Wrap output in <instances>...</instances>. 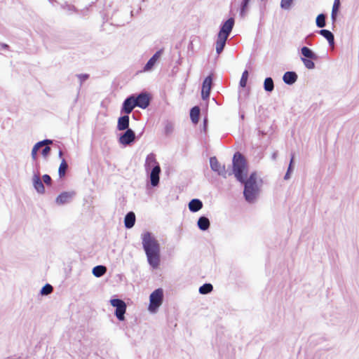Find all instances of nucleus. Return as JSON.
I'll return each instance as SVG.
<instances>
[{"instance_id": "nucleus-39", "label": "nucleus", "mask_w": 359, "mask_h": 359, "mask_svg": "<svg viewBox=\"0 0 359 359\" xmlns=\"http://www.w3.org/2000/svg\"><path fill=\"white\" fill-rule=\"evenodd\" d=\"M76 76L78 77V79L79 80L80 86H81L83 83L85 82L86 80H88L90 76L88 74H77Z\"/></svg>"}, {"instance_id": "nucleus-12", "label": "nucleus", "mask_w": 359, "mask_h": 359, "mask_svg": "<svg viewBox=\"0 0 359 359\" xmlns=\"http://www.w3.org/2000/svg\"><path fill=\"white\" fill-rule=\"evenodd\" d=\"M76 196L74 191H62L55 198V203L58 205H63L71 203Z\"/></svg>"}, {"instance_id": "nucleus-53", "label": "nucleus", "mask_w": 359, "mask_h": 359, "mask_svg": "<svg viewBox=\"0 0 359 359\" xmlns=\"http://www.w3.org/2000/svg\"><path fill=\"white\" fill-rule=\"evenodd\" d=\"M143 1H144V0H142Z\"/></svg>"}, {"instance_id": "nucleus-17", "label": "nucleus", "mask_w": 359, "mask_h": 359, "mask_svg": "<svg viewBox=\"0 0 359 359\" xmlns=\"http://www.w3.org/2000/svg\"><path fill=\"white\" fill-rule=\"evenodd\" d=\"M298 79L297 74L293 71H287L283 76V82L289 86L294 84Z\"/></svg>"}, {"instance_id": "nucleus-22", "label": "nucleus", "mask_w": 359, "mask_h": 359, "mask_svg": "<svg viewBox=\"0 0 359 359\" xmlns=\"http://www.w3.org/2000/svg\"><path fill=\"white\" fill-rule=\"evenodd\" d=\"M318 33L323 36L328 42L330 46L334 44V36L332 32L328 29H321L318 31Z\"/></svg>"}, {"instance_id": "nucleus-6", "label": "nucleus", "mask_w": 359, "mask_h": 359, "mask_svg": "<svg viewBox=\"0 0 359 359\" xmlns=\"http://www.w3.org/2000/svg\"><path fill=\"white\" fill-rule=\"evenodd\" d=\"M163 300V290L162 288L155 290L149 296V305L148 307L151 313H156Z\"/></svg>"}, {"instance_id": "nucleus-1", "label": "nucleus", "mask_w": 359, "mask_h": 359, "mask_svg": "<svg viewBox=\"0 0 359 359\" xmlns=\"http://www.w3.org/2000/svg\"><path fill=\"white\" fill-rule=\"evenodd\" d=\"M141 238L148 264L154 269L158 268L161 263L160 244L149 231L143 233Z\"/></svg>"}, {"instance_id": "nucleus-29", "label": "nucleus", "mask_w": 359, "mask_h": 359, "mask_svg": "<svg viewBox=\"0 0 359 359\" xmlns=\"http://www.w3.org/2000/svg\"><path fill=\"white\" fill-rule=\"evenodd\" d=\"M257 175L256 172H252L249 177H248V173L245 174V178L243 182H240L241 183H248V184H257Z\"/></svg>"}, {"instance_id": "nucleus-31", "label": "nucleus", "mask_w": 359, "mask_h": 359, "mask_svg": "<svg viewBox=\"0 0 359 359\" xmlns=\"http://www.w3.org/2000/svg\"><path fill=\"white\" fill-rule=\"evenodd\" d=\"M68 170V164L66 162L65 159L62 158L61 163L58 168V175L60 178H62L65 176L66 172Z\"/></svg>"}, {"instance_id": "nucleus-34", "label": "nucleus", "mask_w": 359, "mask_h": 359, "mask_svg": "<svg viewBox=\"0 0 359 359\" xmlns=\"http://www.w3.org/2000/svg\"><path fill=\"white\" fill-rule=\"evenodd\" d=\"M52 142H53V140H49V139H45V140H41V141H39V142H36V143L34 145V147H33L32 149H33V150H35V151H36L38 152V151H39V148H40V147H43V146L46 145V144H50V143H52Z\"/></svg>"}, {"instance_id": "nucleus-16", "label": "nucleus", "mask_w": 359, "mask_h": 359, "mask_svg": "<svg viewBox=\"0 0 359 359\" xmlns=\"http://www.w3.org/2000/svg\"><path fill=\"white\" fill-rule=\"evenodd\" d=\"M32 183L34 188L38 194H43L45 193V187L39 173L34 175Z\"/></svg>"}, {"instance_id": "nucleus-51", "label": "nucleus", "mask_w": 359, "mask_h": 359, "mask_svg": "<svg viewBox=\"0 0 359 359\" xmlns=\"http://www.w3.org/2000/svg\"><path fill=\"white\" fill-rule=\"evenodd\" d=\"M276 153H274V154H273V159H275V158H276Z\"/></svg>"}, {"instance_id": "nucleus-37", "label": "nucleus", "mask_w": 359, "mask_h": 359, "mask_svg": "<svg viewBox=\"0 0 359 359\" xmlns=\"http://www.w3.org/2000/svg\"><path fill=\"white\" fill-rule=\"evenodd\" d=\"M294 0H281L280 1V7L284 10H289L291 8V6L293 3Z\"/></svg>"}, {"instance_id": "nucleus-14", "label": "nucleus", "mask_w": 359, "mask_h": 359, "mask_svg": "<svg viewBox=\"0 0 359 359\" xmlns=\"http://www.w3.org/2000/svg\"><path fill=\"white\" fill-rule=\"evenodd\" d=\"M135 100L133 99V97L131 95L128 96L124 100V101L122 104L121 109V114H125L127 115L130 114L133 111V110L135 107H137L135 105Z\"/></svg>"}, {"instance_id": "nucleus-52", "label": "nucleus", "mask_w": 359, "mask_h": 359, "mask_svg": "<svg viewBox=\"0 0 359 359\" xmlns=\"http://www.w3.org/2000/svg\"><path fill=\"white\" fill-rule=\"evenodd\" d=\"M141 11V8H139V9L137 11V13H139Z\"/></svg>"}, {"instance_id": "nucleus-25", "label": "nucleus", "mask_w": 359, "mask_h": 359, "mask_svg": "<svg viewBox=\"0 0 359 359\" xmlns=\"http://www.w3.org/2000/svg\"><path fill=\"white\" fill-rule=\"evenodd\" d=\"M107 272V267L103 265H97L93 267L92 273L97 278L102 277Z\"/></svg>"}, {"instance_id": "nucleus-41", "label": "nucleus", "mask_w": 359, "mask_h": 359, "mask_svg": "<svg viewBox=\"0 0 359 359\" xmlns=\"http://www.w3.org/2000/svg\"><path fill=\"white\" fill-rule=\"evenodd\" d=\"M340 6H341L340 0H334L333 6H332V12L338 13Z\"/></svg>"}, {"instance_id": "nucleus-36", "label": "nucleus", "mask_w": 359, "mask_h": 359, "mask_svg": "<svg viewBox=\"0 0 359 359\" xmlns=\"http://www.w3.org/2000/svg\"><path fill=\"white\" fill-rule=\"evenodd\" d=\"M302 62L308 69H313L316 67L314 60L307 58H301Z\"/></svg>"}, {"instance_id": "nucleus-38", "label": "nucleus", "mask_w": 359, "mask_h": 359, "mask_svg": "<svg viewBox=\"0 0 359 359\" xmlns=\"http://www.w3.org/2000/svg\"><path fill=\"white\" fill-rule=\"evenodd\" d=\"M173 131V125L170 122H167L164 127V133L166 135H170Z\"/></svg>"}, {"instance_id": "nucleus-3", "label": "nucleus", "mask_w": 359, "mask_h": 359, "mask_svg": "<svg viewBox=\"0 0 359 359\" xmlns=\"http://www.w3.org/2000/svg\"><path fill=\"white\" fill-rule=\"evenodd\" d=\"M234 23V18H229L221 25L217 34V39L215 43V48L217 54H220L223 51L226 40L233 28Z\"/></svg>"}, {"instance_id": "nucleus-24", "label": "nucleus", "mask_w": 359, "mask_h": 359, "mask_svg": "<svg viewBox=\"0 0 359 359\" xmlns=\"http://www.w3.org/2000/svg\"><path fill=\"white\" fill-rule=\"evenodd\" d=\"M201 109L199 107L195 106L190 110V118L194 123H197L199 121Z\"/></svg>"}, {"instance_id": "nucleus-48", "label": "nucleus", "mask_w": 359, "mask_h": 359, "mask_svg": "<svg viewBox=\"0 0 359 359\" xmlns=\"http://www.w3.org/2000/svg\"><path fill=\"white\" fill-rule=\"evenodd\" d=\"M58 156H59V157H60V158H62V159L63 152H62V150H60V151H59Z\"/></svg>"}, {"instance_id": "nucleus-20", "label": "nucleus", "mask_w": 359, "mask_h": 359, "mask_svg": "<svg viewBox=\"0 0 359 359\" xmlns=\"http://www.w3.org/2000/svg\"><path fill=\"white\" fill-rule=\"evenodd\" d=\"M301 54L302 55L301 58H307L315 60H318L319 58L318 55L307 46H303L301 48Z\"/></svg>"}, {"instance_id": "nucleus-30", "label": "nucleus", "mask_w": 359, "mask_h": 359, "mask_svg": "<svg viewBox=\"0 0 359 359\" xmlns=\"http://www.w3.org/2000/svg\"><path fill=\"white\" fill-rule=\"evenodd\" d=\"M327 15L324 13L319 14L316 19V24L318 28H323L326 25Z\"/></svg>"}, {"instance_id": "nucleus-44", "label": "nucleus", "mask_w": 359, "mask_h": 359, "mask_svg": "<svg viewBox=\"0 0 359 359\" xmlns=\"http://www.w3.org/2000/svg\"><path fill=\"white\" fill-rule=\"evenodd\" d=\"M337 13H334V12H332L331 13V19H332V23L334 24L336 20H337Z\"/></svg>"}, {"instance_id": "nucleus-42", "label": "nucleus", "mask_w": 359, "mask_h": 359, "mask_svg": "<svg viewBox=\"0 0 359 359\" xmlns=\"http://www.w3.org/2000/svg\"><path fill=\"white\" fill-rule=\"evenodd\" d=\"M50 147L48 145L45 146L41 150V154L44 158H46L50 152Z\"/></svg>"}, {"instance_id": "nucleus-13", "label": "nucleus", "mask_w": 359, "mask_h": 359, "mask_svg": "<svg viewBox=\"0 0 359 359\" xmlns=\"http://www.w3.org/2000/svg\"><path fill=\"white\" fill-rule=\"evenodd\" d=\"M212 85V75L208 76L203 81L201 88V97L203 100H208L210 95Z\"/></svg>"}, {"instance_id": "nucleus-10", "label": "nucleus", "mask_w": 359, "mask_h": 359, "mask_svg": "<svg viewBox=\"0 0 359 359\" xmlns=\"http://www.w3.org/2000/svg\"><path fill=\"white\" fill-rule=\"evenodd\" d=\"M210 165L211 170L217 172L218 175L224 178L227 177L229 172L226 170L225 165H222L215 156L210 158Z\"/></svg>"}, {"instance_id": "nucleus-8", "label": "nucleus", "mask_w": 359, "mask_h": 359, "mask_svg": "<svg viewBox=\"0 0 359 359\" xmlns=\"http://www.w3.org/2000/svg\"><path fill=\"white\" fill-rule=\"evenodd\" d=\"M111 305L115 308L114 315L120 321L125 320V313L126 311V304L121 299L114 298L110 299Z\"/></svg>"}, {"instance_id": "nucleus-26", "label": "nucleus", "mask_w": 359, "mask_h": 359, "mask_svg": "<svg viewBox=\"0 0 359 359\" xmlns=\"http://www.w3.org/2000/svg\"><path fill=\"white\" fill-rule=\"evenodd\" d=\"M251 0H242L239 8V15L243 18L248 11L249 4Z\"/></svg>"}, {"instance_id": "nucleus-19", "label": "nucleus", "mask_w": 359, "mask_h": 359, "mask_svg": "<svg viewBox=\"0 0 359 359\" xmlns=\"http://www.w3.org/2000/svg\"><path fill=\"white\" fill-rule=\"evenodd\" d=\"M136 217L133 211L128 212L124 217V225L128 229L133 228L135 224Z\"/></svg>"}, {"instance_id": "nucleus-46", "label": "nucleus", "mask_w": 359, "mask_h": 359, "mask_svg": "<svg viewBox=\"0 0 359 359\" xmlns=\"http://www.w3.org/2000/svg\"><path fill=\"white\" fill-rule=\"evenodd\" d=\"M67 7L69 11H76V8L74 6L67 5Z\"/></svg>"}, {"instance_id": "nucleus-21", "label": "nucleus", "mask_w": 359, "mask_h": 359, "mask_svg": "<svg viewBox=\"0 0 359 359\" xmlns=\"http://www.w3.org/2000/svg\"><path fill=\"white\" fill-rule=\"evenodd\" d=\"M189 209L191 212H196L202 209L203 202L198 198H193L189 203Z\"/></svg>"}, {"instance_id": "nucleus-45", "label": "nucleus", "mask_w": 359, "mask_h": 359, "mask_svg": "<svg viewBox=\"0 0 359 359\" xmlns=\"http://www.w3.org/2000/svg\"><path fill=\"white\" fill-rule=\"evenodd\" d=\"M32 158L33 160H36L37 158V151L35 150L32 149Z\"/></svg>"}, {"instance_id": "nucleus-47", "label": "nucleus", "mask_w": 359, "mask_h": 359, "mask_svg": "<svg viewBox=\"0 0 359 359\" xmlns=\"http://www.w3.org/2000/svg\"><path fill=\"white\" fill-rule=\"evenodd\" d=\"M1 47L4 50H8L9 48V46L6 43H1Z\"/></svg>"}, {"instance_id": "nucleus-43", "label": "nucleus", "mask_w": 359, "mask_h": 359, "mask_svg": "<svg viewBox=\"0 0 359 359\" xmlns=\"http://www.w3.org/2000/svg\"><path fill=\"white\" fill-rule=\"evenodd\" d=\"M313 36V34L308 35L305 38V43L309 46H312V41L311 40V38Z\"/></svg>"}, {"instance_id": "nucleus-18", "label": "nucleus", "mask_w": 359, "mask_h": 359, "mask_svg": "<svg viewBox=\"0 0 359 359\" xmlns=\"http://www.w3.org/2000/svg\"><path fill=\"white\" fill-rule=\"evenodd\" d=\"M130 118L127 114L123 115L118 118L117 130H126L129 128Z\"/></svg>"}, {"instance_id": "nucleus-2", "label": "nucleus", "mask_w": 359, "mask_h": 359, "mask_svg": "<svg viewBox=\"0 0 359 359\" xmlns=\"http://www.w3.org/2000/svg\"><path fill=\"white\" fill-rule=\"evenodd\" d=\"M146 172L149 176L151 185L156 187L159 184L161 169L156 159V155L150 153L147 155L144 164Z\"/></svg>"}, {"instance_id": "nucleus-32", "label": "nucleus", "mask_w": 359, "mask_h": 359, "mask_svg": "<svg viewBox=\"0 0 359 359\" xmlns=\"http://www.w3.org/2000/svg\"><path fill=\"white\" fill-rule=\"evenodd\" d=\"M213 290V286L210 283H204L199 287V293L201 294H207L210 293Z\"/></svg>"}, {"instance_id": "nucleus-50", "label": "nucleus", "mask_w": 359, "mask_h": 359, "mask_svg": "<svg viewBox=\"0 0 359 359\" xmlns=\"http://www.w3.org/2000/svg\"><path fill=\"white\" fill-rule=\"evenodd\" d=\"M50 1V3L51 4H53L54 1H55V0H48Z\"/></svg>"}, {"instance_id": "nucleus-27", "label": "nucleus", "mask_w": 359, "mask_h": 359, "mask_svg": "<svg viewBox=\"0 0 359 359\" xmlns=\"http://www.w3.org/2000/svg\"><path fill=\"white\" fill-rule=\"evenodd\" d=\"M263 88L267 93H271L274 90V83L271 77H266L264 79Z\"/></svg>"}, {"instance_id": "nucleus-11", "label": "nucleus", "mask_w": 359, "mask_h": 359, "mask_svg": "<svg viewBox=\"0 0 359 359\" xmlns=\"http://www.w3.org/2000/svg\"><path fill=\"white\" fill-rule=\"evenodd\" d=\"M136 140L135 133L131 128H128L124 133H121L118 138V142L123 146H128L135 142Z\"/></svg>"}, {"instance_id": "nucleus-35", "label": "nucleus", "mask_w": 359, "mask_h": 359, "mask_svg": "<svg viewBox=\"0 0 359 359\" xmlns=\"http://www.w3.org/2000/svg\"><path fill=\"white\" fill-rule=\"evenodd\" d=\"M249 77V72L248 70H245L241 76L239 85L242 88H245L247 85L248 79Z\"/></svg>"}, {"instance_id": "nucleus-9", "label": "nucleus", "mask_w": 359, "mask_h": 359, "mask_svg": "<svg viewBox=\"0 0 359 359\" xmlns=\"http://www.w3.org/2000/svg\"><path fill=\"white\" fill-rule=\"evenodd\" d=\"M131 95L133 97V99L135 100V102L136 107L143 109L147 108L151 101V95L146 91H142L140 93H133L131 94Z\"/></svg>"}, {"instance_id": "nucleus-15", "label": "nucleus", "mask_w": 359, "mask_h": 359, "mask_svg": "<svg viewBox=\"0 0 359 359\" xmlns=\"http://www.w3.org/2000/svg\"><path fill=\"white\" fill-rule=\"evenodd\" d=\"M163 53V49H160L158 51H156L151 57L147 61V62L145 64L144 67V72H149L151 71L154 67L155 66L157 61L161 57V55Z\"/></svg>"}, {"instance_id": "nucleus-5", "label": "nucleus", "mask_w": 359, "mask_h": 359, "mask_svg": "<svg viewBox=\"0 0 359 359\" xmlns=\"http://www.w3.org/2000/svg\"><path fill=\"white\" fill-rule=\"evenodd\" d=\"M104 15L107 18H110L112 20V24H116L118 26L124 25L125 23H128L133 16V11H130L128 14V11L123 10H111V6H109L104 9Z\"/></svg>"}, {"instance_id": "nucleus-4", "label": "nucleus", "mask_w": 359, "mask_h": 359, "mask_svg": "<svg viewBox=\"0 0 359 359\" xmlns=\"http://www.w3.org/2000/svg\"><path fill=\"white\" fill-rule=\"evenodd\" d=\"M248 173V164L244 156L240 152H236L232 159V171L228 175H234L238 182H243L245 174Z\"/></svg>"}, {"instance_id": "nucleus-49", "label": "nucleus", "mask_w": 359, "mask_h": 359, "mask_svg": "<svg viewBox=\"0 0 359 359\" xmlns=\"http://www.w3.org/2000/svg\"><path fill=\"white\" fill-rule=\"evenodd\" d=\"M4 359H21L20 357H18V358H15V357H8L6 358H4Z\"/></svg>"}, {"instance_id": "nucleus-40", "label": "nucleus", "mask_w": 359, "mask_h": 359, "mask_svg": "<svg viewBox=\"0 0 359 359\" xmlns=\"http://www.w3.org/2000/svg\"><path fill=\"white\" fill-rule=\"evenodd\" d=\"M42 182L43 184H46L47 186H50L52 184V179L50 176L48 174H45L42 176Z\"/></svg>"}, {"instance_id": "nucleus-28", "label": "nucleus", "mask_w": 359, "mask_h": 359, "mask_svg": "<svg viewBox=\"0 0 359 359\" xmlns=\"http://www.w3.org/2000/svg\"><path fill=\"white\" fill-rule=\"evenodd\" d=\"M294 154H292L287 172L284 176L285 180H288L290 178L291 174L292 173V172L294 170Z\"/></svg>"}, {"instance_id": "nucleus-33", "label": "nucleus", "mask_w": 359, "mask_h": 359, "mask_svg": "<svg viewBox=\"0 0 359 359\" xmlns=\"http://www.w3.org/2000/svg\"><path fill=\"white\" fill-rule=\"evenodd\" d=\"M53 290V287L49 283H46L45 285L42 287L40 291V294L43 296L50 294Z\"/></svg>"}, {"instance_id": "nucleus-7", "label": "nucleus", "mask_w": 359, "mask_h": 359, "mask_svg": "<svg viewBox=\"0 0 359 359\" xmlns=\"http://www.w3.org/2000/svg\"><path fill=\"white\" fill-rule=\"evenodd\" d=\"M244 186L243 196L248 203H253L257 200L259 193V189L257 184L242 183Z\"/></svg>"}, {"instance_id": "nucleus-23", "label": "nucleus", "mask_w": 359, "mask_h": 359, "mask_svg": "<svg viewBox=\"0 0 359 359\" xmlns=\"http://www.w3.org/2000/svg\"><path fill=\"white\" fill-rule=\"evenodd\" d=\"M197 226L200 230L205 231L210 228V222L207 217L203 215L198 218Z\"/></svg>"}]
</instances>
